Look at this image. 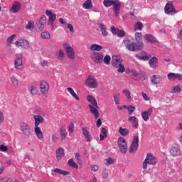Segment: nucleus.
<instances>
[{"label":"nucleus","mask_w":182,"mask_h":182,"mask_svg":"<svg viewBox=\"0 0 182 182\" xmlns=\"http://www.w3.org/2000/svg\"><path fill=\"white\" fill-rule=\"evenodd\" d=\"M117 145L120 153H122V154H126L127 153V142H126V139H124V138L122 136L118 138Z\"/></svg>","instance_id":"9d476101"},{"label":"nucleus","mask_w":182,"mask_h":182,"mask_svg":"<svg viewBox=\"0 0 182 182\" xmlns=\"http://www.w3.org/2000/svg\"><path fill=\"white\" fill-rule=\"evenodd\" d=\"M28 90L31 93V95H32V96H35L36 95H38V93H39V88H38V87L35 86V85H32L28 88Z\"/></svg>","instance_id":"e433bc0d"},{"label":"nucleus","mask_w":182,"mask_h":182,"mask_svg":"<svg viewBox=\"0 0 182 182\" xmlns=\"http://www.w3.org/2000/svg\"><path fill=\"white\" fill-rule=\"evenodd\" d=\"M33 28H35V23L33 22V21H28V23L26 26V29L28 31H32Z\"/></svg>","instance_id":"c03bdc74"},{"label":"nucleus","mask_w":182,"mask_h":182,"mask_svg":"<svg viewBox=\"0 0 182 182\" xmlns=\"http://www.w3.org/2000/svg\"><path fill=\"white\" fill-rule=\"evenodd\" d=\"M87 100L89 102V103H90L89 107L92 114H94L95 119H99L100 114L99 110L97 109H99V107L97 106L96 99L92 95H87Z\"/></svg>","instance_id":"7ed1b4c3"},{"label":"nucleus","mask_w":182,"mask_h":182,"mask_svg":"<svg viewBox=\"0 0 182 182\" xmlns=\"http://www.w3.org/2000/svg\"><path fill=\"white\" fill-rule=\"evenodd\" d=\"M149 63L151 69H157L159 68V58L156 57H152L149 58Z\"/></svg>","instance_id":"5701e85b"},{"label":"nucleus","mask_w":182,"mask_h":182,"mask_svg":"<svg viewBox=\"0 0 182 182\" xmlns=\"http://www.w3.org/2000/svg\"><path fill=\"white\" fill-rule=\"evenodd\" d=\"M135 41L136 43H132L127 38H124L123 43L126 46L127 49L130 52H136V50H141L144 47L143 41H141V33H135Z\"/></svg>","instance_id":"f257e3e1"},{"label":"nucleus","mask_w":182,"mask_h":182,"mask_svg":"<svg viewBox=\"0 0 182 182\" xmlns=\"http://www.w3.org/2000/svg\"><path fill=\"white\" fill-rule=\"evenodd\" d=\"M36 25L39 31L45 29V26L46 25V16L43 15L41 16V18L38 20V22L36 23Z\"/></svg>","instance_id":"4be33fe9"},{"label":"nucleus","mask_w":182,"mask_h":182,"mask_svg":"<svg viewBox=\"0 0 182 182\" xmlns=\"http://www.w3.org/2000/svg\"><path fill=\"white\" fill-rule=\"evenodd\" d=\"M82 8L84 9H92L93 8L92 0H86L82 4Z\"/></svg>","instance_id":"c9c22d12"},{"label":"nucleus","mask_w":182,"mask_h":182,"mask_svg":"<svg viewBox=\"0 0 182 182\" xmlns=\"http://www.w3.org/2000/svg\"><path fill=\"white\" fill-rule=\"evenodd\" d=\"M53 171L54 173H56V174H60V176H69V174H70V172L65 170H62L59 168H55Z\"/></svg>","instance_id":"473e14b6"},{"label":"nucleus","mask_w":182,"mask_h":182,"mask_svg":"<svg viewBox=\"0 0 182 182\" xmlns=\"http://www.w3.org/2000/svg\"><path fill=\"white\" fill-rule=\"evenodd\" d=\"M60 135L62 140H65V139H66V136H68L66 128H65L64 127L60 128Z\"/></svg>","instance_id":"58836bf2"},{"label":"nucleus","mask_w":182,"mask_h":182,"mask_svg":"<svg viewBox=\"0 0 182 182\" xmlns=\"http://www.w3.org/2000/svg\"><path fill=\"white\" fill-rule=\"evenodd\" d=\"M114 102L115 105L120 104V93H117L114 95Z\"/></svg>","instance_id":"de8ad7c7"},{"label":"nucleus","mask_w":182,"mask_h":182,"mask_svg":"<svg viewBox=\"0 0 182 182\" xmlns=\"http://www.w3.org/2000/svg\"><path fill=\"white\" fill-rule=\"evenodd\" d=\"M68 164L70 166V167H72L73 168H79V165L75 162L73 159H70L68 161Z\"/></svg>","instance_id":"ea45409f"},{"label":"nucleus","mask_w":182,"mask_h":182,"mask_svg":"<svg viewBox=\"0 0 182 182\" xmlns=\"http://www.w3.org/2000/svg\"><path fill=\"white\" fill-rule=\"evenodd\" d=\"M34 119V127H39V124L41 123H43V117L41 115H33V117Z\"/></svg>","instance_id":"cd10ccee"},{"label":"nucleus","mask_w":182,"mask_h":182,"mask_svg":"<svg viewBox=\"0 0 182 182\" xmlns=\"http://www.w3.org/2000/svg\"><path fill=\"white\" fill-rule=\"evenodd\" d=\"M138 149H139V136L135 135L134 136V139L129 147V153H131V154H134V153L137 151Z\"/></svg>","instance_id":"2eb2a0df"},{"label":"nucleus","mask_w":182,"mask_h":182,"mask_svg":"<svg viewBox=\"0 0 182 182\" xmlns=\"http://www.w3.org/2000/svg\"><path fill=\"white\" fill-rule=\"evenodd\" d=\"M53 171L54 173H56V174H60V176H69V174H70V172L65 170H62L59 168H55Z\"/></svg>","instance_id":"72a5a7b5"},{"label":"nucleus","mask_w":182,"mask_h":182,"mask_svg":"<svg viewBox=\"0 0 182 182\" xmlns=\"http://www.w3.org/2000/svg\"><path fill=\"white\" fill-rule=\"evenodd\" d=\"M40 89L43 96L48 97L49 95V84L46 80H41L40 82Z\"/></svg>","instance_id":"4468645a"},{"label":"nucleus","mask_w":182,"mask_h":182,"mask_svg":"<svg viewBox=\"0 0 182 182\" xmlns=\"http://www.w3.org/2000/svg\"><path fill=\"white\" fill-rule=\"evenodd\" d=\"M0 151H2L3 153H6L8 151V146H5L4 144L0 145Z\"/></svg>","instance_id":"bf43d9fd"},{"label":"nucleus","mask_w":182,"mask_h":182,"mask_svg":"<svg viewBox=\"0 0 182 182\" xmlns=\"http://www.w3.org/2000/svg\"><path fill=\"white\" fill-rule=\"evenodd\" d=\"M103 49V47L100 46L99 44H92L90 47V50H92L93 52L97 51L99 52Z\"/></svg>","instance_id":"4c0bfd02"},{"label":"nucleus","mask_w":182,"mask_h":182,"mask_svg":"<svg viewBox=\"0 0 182 182\" xmlns=\"http://www.w3.org/2000/svg\"><path fill=\"white\" fill-rule=\"evenodd\" d=\"M2 180H3V182H12V178H4Z\"/></svg>","instance_id":"774afa93"},{"label":"nucleus","mask_w":182,"mask_h":182,"mask_svg":"<svg viewBox=\"0 0 182 182\" xmlns=\"http://www.w3.org/2000/svg\"><path fill=\"white\" fill-rule=\"evenodd\" d=\"M42 39L49 40L50 39V33L49 31H43L41 34Z\"/></svg>","instance_id":"a18cd8bd"},{"label":"nucleus","mask_w":182,"mask_h":182,"mask_svg":"<svg viewBox=\"0 0 182 182\" xmlns=\"http://www.w3.org/2000/svg\"><path fill=\"white\" fill-rule=\"evenodd\" d=\"M85 85L90 89H96L98 86L97 80L95 77L89 75L85 80Z\"/></svg>","instance_id":"ddd939ff"},{"label":"nucleus","mask_w":182,"mask_h":182,"mask_svg":"<svg viewBox=\"0 0 182 182\" xmlns=\"http://www.w3.org/2000/svg\"><path fill=\"white\" fill-rule=\"evenodd\" d=\"M101 133V134L104 135L105 136H107V129H106V128H102Z\"/></svg>","instance_id":"e2e57ef3"},{"label":"nucleus","mask_w":182,"mask_h":182,"mask_svg":"<svg viewBox=\"0 0 182 182\" xmlns=\"http://www.w3.org/2000/svg\"><path fill=\"white\" fill-rule=\"evenodd\" d=\"M144 38L146 41V42H149L151 43H157V42H159L157 41V38H156V37H154L151 34H145Z\"/></svg>","instance_id":"c756f323"},{"label":"nucleus","mask_w":182,"mask_h":182,"mask_svg":"<svg viewBox=\"0 0 182 182\" xmlns=\"http://www.w3.org/2000/svg\"><path fill=\"white\" fill-rule=\"evenodd\" d=\"M141 96H142L143 99H144V100H146V102L150 100V99L149 98V96H147V94H146V93H144V92H142Z\"/></svg>","instance_id":"0e129e2a"},{"label":"nucleus","mask_w":182,"mask_h":182,"mask_svg":"<svg viewBox=\"0 0 182 182\" xmlns=\"http://www.w3.org/2000/svg\"><path fill=\"white\" fill-rule=\"evenodd\" d=\"M114 164V159L113 158H107L104 159V164L105 166H112V164Z\"/></svg>","instance_id":"37998d69"},{"label":"nucleus","mask_w":182,"mask_h":182,"mask_svg":"<svg viewBox=\"0 0 182 182\" xmlns=\"http://www.w3.org/2000/svg\"><path fill=\"white\" fill-rule=\"evenodd\" d=\"M51 140L54 143H58V141H59V137L58 136V134H53L51 136Z\"/></svg>","instance_id":"13d9d810"},{"label":"nucleus","mask_w":182,"mask_h":182,"mask_svg":"<svg viewBox=\"0 0 182 182\" xmlns=\"http://www.w3.org/2000/svg\"><path fill=\"white\" fill-rule=\"evenodd\" d=\"M63 46L65 50L67 58H68V59H70L71 60H75V59H76L75 48H73V47H72L70 44L68 43H63Z\"/></svg>","instance_id":"20e7f679"},{"label":"nucleus","mask_w":182,"mask_h":182,"mask_svg":"<svg viewBox=\"0 0 182 182\" xmlns=\"http://www.w3.org/2000/svg\"><path fill=\"white\" fill-rule=\"evenodd\" d=\"M15 38H16V35H15V34H13L10 37H9L6 40V45H8V46H9L12 43V41H14V39H15Z\"/></svg>","instance_id":"3c124183"},{"label":"nucleus","mask_w":182,"mask_h":182,"mask_svg":"<svg viewBox=\"0 0 182 182\" xmlns=\"http://www.w3.org/2000/svg\"><path fill=\"white\" fill-rule=\"evenodd\" d=\"M75 132V124L73 122H71L68 126V133L70 134H72Z\"/></svg>","instance_id":"6e6d98bb"},{"label":"nucleus","mask_w":182,"mask_h":182,"mask_svg":"<svg viewBox=\"0 0 182 182\" xmlns=\"http://www.w3.org/2000/svg\"><path fill=\"white\" fill-rule=\"evenodd\" d=\"M151 113H153V108L150 107L146 111H143L141 112V118L143 119L144 122H149V116H151Z\"/></svg>","instance_id":"a211bd4d"},{"label":"nucleus","mask_w":182,"mask_h":182,"mask_svg":"<svg viewBox=\"0 0 182 182\" xmlns=\"http://www.w3.org/2000/svg\"><path fill=\"white\" fill-rule=\"evenodd\" d=\"M46 15L48 17V25L50 26L51 31L55 28V21H56V14L52 12V10H46Z\"/></svg>","instance_id":"1a4fd4ad"},{"label":"nucleus","mask_w":182,"mask_h":182,"mask_svg":"<svg viewBox=\"0 0 182 182\" xmlns=\"http://www.w3.org/2000/svg\"><path fill=\"white\" fill-rule=\"evenodd\" d=\"M18 11H21V3L19 1H16L11 6L10 12H11V14H17Z\"/></svg>","instance_id":"a878e982"},{"label":"nucleus","mask_w":182,"mask_h":182,"mask_svg":"<svg viewBox=\"0 0 182 182\" xmlns=\"http://www.w3.org/2000/svg\"><path fill=\"white\" fill-rule=\"evenodd\" d=\"M102 177L104 180H106L109 177V171L107 168H103L102 172Z\"/></svg>","instance_id":"09e8293b"},{"label":"nucleus","mask_w":182,"mask_h":182,"mask_svg":"<svg viewBox=\"0 0 182 182\" xmlns=\"http://www.w3.org/2000/svg\"><path fill=\"white\" fill-rule=\"evenodd\" d=\"M111 31L113 35H117L118 38H123V36H125L126 35V31H124V30L116 28L114 26L111 27Z\"/></svg>","instance_id":"412c9836"},{"label":"nucleus","mask_w":182,"mask_h":182,"mask_svg":"<svg viewBox=\"0 0 182 182\" xmlns=\"http://www.w3.org/2000/svg\"><path fill=\"white\" fill-rule=\"evenodd\" d=\"M34 132L38 140H42V139H43V132H42V129H41V127H34Z\"/></svg>","instance_id":"7c9ffc66"},{"label":"nucleus","mask_w":182,"mask_h":182,"mask_svg":"<svg viewBox=\"0 0 182 182\" xmlns=\"http://www.w3.org/2000/svg\"><path fill=\"white\" fill-rule=\"evenodd\" d=\"M23 58L22 54H16V58L14 60V68L16 70H23Z\"/></svg>","instance_id":"f8f14e48"},{"label":"nucleus","mask_w":182,"mask_h":182,"mask_svg":"<svg viewBox=\"0 0 182 182\" xmlns=\"http://www.w3.org/2000/svg\"><path fill=\"white\" fill-rule=\"evenodd\" d=\"M164 12L166 15H169L173 16L177 14V10H176V7H174V4H173V1H168L164 7Z\"/></svg>","instance_id":"423d86ee"},{"label":"nucleus","mask_w":182,"mask_h":182,"mask_svg":"<svg viewBox=\"0 0 182 182\" xmlns=\"http://www.w3.org/2000/svg\"><path fill=\"white\" fill-rule=\"evenodd\" d=\"M131 73H132L134 80H139L140 79V74L137 71L133 70L131 71Z\"/></svg>","instance_id":"5fc2aeb1"},{"label":"nucleus","mask_w":182,"mask_h":182,"mask_svg":"<svg viewBox=\"0 0 182 182\" xmlns=\"http://www.w3.org/2000/svg\"><path fill=\"white\" fill-rule=\"evenodd\" d=\"M11 82L12 86H14V87H18V86H19V80L16 79L15 76H12L11 77Z\"/></svg>","instance_id":"a19ab883"},{"label":"nucleus","mask_w":182,"mask_h":182,"mask_svg":"<svg viewBox=\"0 0 182 182\" xmlns=\"http://www.w3.org/2000/svg\"><path fill=\"white\" fill-rule=\"evenodd\" d=\"M122 92L124 93V96H126L129 102V100H132V92H130V90L127 89H124Z\"/></svg>","instance_id":"79ce46f5"},{"label":"nucleus","mask_w":182,"mask_h":182,"mask_svg":"<svg viewBox=\"0 0 182 182\" xmlns=\"http://www.w3.org/2000/svg\"><path fill=\"white\" fill-rule=\"evenodd\" d=\"M97 25L98 28L101 29L102 36H106L107 35V28H106L105 24H103L102 21H98Z\"/></svg>","instance_id":"2f4dec72"},{"label":"nucleus","mask_w":182,"mask_h":182,"mask_svg":"<svg viewBox=\"0 0 182 182\" xmlns=\"http://www.w3.org/2000/svg\"><path fill=\"white\" fill-rule=\"evenodd\" d=\"M128 122L132 124V127L134 129H139V119L137 117L132 116L128 118Z\"/></svg>","instance_id":"393cba45"},{"label":"nucleus","mask_w":182,"mask_h":182,"mask_svg":"<svg viewBox=\"0 0 182 182\" xmlns=\"http://www.w3.org/2000/svg\"><path fill=\"white\" fill-rule=\"evenodd\" d=\"M122 60L120 55H112V65L114 68H119L122 64Z\"/></svg>","instance_id":"6ab92c4d"},{"label":"nucleus","mask_w":182,"mask_h":182,"mask_svg":"<svg viewBox=\"0 0 182 182\" xmlns=\"http://www.w3.org/2000/svg\"><path fill=\"white\" fill-rule=\"evenodd\" d=\"M118 69H117V72L119 73H123V72H124L126 70V69L124 68V65H122V63L118 65Z\"/></svg>","instance_id":"4d7b16f0"},{"label":"nucleus","mask_w":182,"mask_h":182,"mask_svg":"<svg viewBox=\"0 0 182 182\" xmlns=\"http://www.w3.org/2000/svg\"><path fill=\"white\" fill-rule=\"evenodd\" d=\"M151 83L154 85H159L161 82V80H163V78L161 77V75H153L150 77Z\"/></svg>","instance_id":"bb28decb"},{"label":"nucleus","mask_w":182,"mask_h":182,"mask_svg":"<svg viewBox=\"0 0 182 182\" xmlns=\"http://www.w3.org/2000/svg\"><path fill=\"white\" fill-rule=\"evenodd\" d=\"M118 132L122 136V137H126V136H128L129 133H130V131L127 128L120 127L119 128Z\"/></svg>","instance_id":"f704fd0d"},{"label":"nucleus","mask_w":182,"mask_h":182,"mask_svg":"<svg viewBox=\"0 0 182 182\" xmlns=\"http://www.w3.org/2000/svg\"><path fill=\"white\" fill-rule=\"evenodd\" d=\"M169 152L172 157H178L181 154V149L178 144H173L169 149Z\"/></svg>","instance_id":"9b49d317"},{"label":"nucleus","mask_w":182,"mask_h":182,"mask_svg":"<svg viewBox=\"0 0 182 182\" xmlns=\"http://www.w3.org/2000/svg\"><path fill=\"white\" fill-rule=\"evenodd\" d=\"M181 90V87L179 85H175L171 90V93H178Z\"/></svg>","instance_id":"603ef678"},{"label":"nucleus","mask_w":182,"mask_h":182,"mask_svg":"<svg viewBox=\"0 0 182 182\" xmlns=\"http://www.w3.org/2000/svg\"><path fill=\"white\" fill-rule=\"evenodd\" d=\"M127 110H128V113L129 114H132L134 110H136V107L132 106V105H129L128 107H127Z\"/></svg>","instance_id":"052dcab7"},{"label":"nucleus","mask_w":182,"mask_h":182,"mask_svg":"<svg viewBox=\"0 0 182 182\" xmlns=\"http://www.w3.org/2000/svg\"><path fill=\"white\" fill-rule=\"evenodd\" d=\"M63 157H65V149L63 148H58L56 150V159L58 161H60Z\"/></svg>","instance_id":"c85d7f7f"},{"label":"nucleus","mask_w":182,"mask_h":182,"mask_svg":"<svg viewBox=\"0 0 182 182\" xmlns=\"http://www.w3.org/2000/svg\"><path fill=\"white\" fill-rule=\"evenodd\" d=\"M56 56L58 60H63V58H65V53L63 52V50H59Z\"/></svg>","instance_id":"49530a36"},{"label":"nucleus","mask_w":182,"mask_h":182,"mask_svg":"<svg viewBox=\"0 0 182 182\" xmlns=\"http://www.w3.org/2000/svg\"><path fill=\"white\" fill-rule=\"evenodd\" d=\"M20 130L26 137H31L32 136V129H31V126L26 122L20 123Z\"/></svg>","instance_id":"0eeeda50"},{"label":"nucleus","mask_w":182,"mask_h":182,"mask_svg":"<svg viewBox=\"0 0 182 182\" xmlns=\"http://www.w3.org/2000/svg\"><path fill=\"white\" fill-rule=\"evenodd\" d=\"M13 43L16 46V48H21V49H25L26 50H28V49L31 48L29 41L23 38H20Z\"/></svg>","instance_id":"6e6552de"},{"label":"nucleus","mask_w":182,"mask_h":182,"mask_svg":"<svg viewBox=\"0 0 182 182\" xmlns=\"http://www.w3.org/2000/svg\"><path fill=\"white\" fill-rule=\"evenodd\" d=\"M88 182H97V178L94 175Z\"/></svg>","instance_id":"338daca9"},{"label":"nucleus","mask_w":182,"mask_h":182,"mask_svg":"<svg viewBox=\"0 0 182 182\" xmlns=\"http://www.w3.org/2000/svg\"><path fill=\"white\" fill-rule=\"evenodd\" d=\"M143 29V23L138 21L134 26L135 31H141Z\"/></svg>","instance_id":"8fccbe9b"},{"label":"nucleus","mask_w":182,"mask_h":182,"mask_svg":"<svg viewBox=\"0 0 182 182\" xmlns=\"http://www.w3.org/2000/svg\"><path fill=\"white\" fill-rule=\"evenodd\" d=\"M41 66H48V60H43L41 62Z\"/></svg>","instance_id":"69168bd1"},{"label":"nucleus","mask_w":182,"mask_h":182,"mask_svg":"<svg viewBox=\"0 0 182 182\" xmlns=\"http://www.w3.org/2000/svg\"><path fill=\"white\" fill-rule=\"evenodd\" d=\"M167 76H168V80H171V81H174L176 80H182V74H180V73H170L168 74Z\"/></svg>","instance_id":"b1692460"},{"label":"nucleus","mask_w":182,"mask_h":182,"mask_svg":"<svg viewBox=\"0 0 182 182\" xmlns=\"http://www.w3.org/2000/svg\"><path fill=\"white\" fill-rule=\"evenodd\" d=\"M135 57L136 59H139V60H144V62H147V60H150L151 55L149 53L142 52L140 55L136 54Z\"/></svg>","instance_id":"aec40b11"},{"label":"nucleus","mask_w":182,"mask_h":182,"mask_svg":"<svg viewBox=\"0 0 182 182\" xmlns=\"http://www.w3.org/2000/svg\"><path fill=\"white\" fill-rule=\"evenodd\" d=\"M90 58L95 63L100 64L103 62V54L97 52H92L90 54Z\"/></svg>","instance_id":"dca6fc26"},{"label":"nucleus","mask_w":182,"mask_h":182,"mask_svg":"<svg viewBox=\"0 0 182 182\" xmlns=\"http://www.w3.org/2000/svg\"><path fill=\"white\" fill-rule=\"evenodd\" d=\"M112 60V58H110V55H107L105 56L104 59L102 58V61L105 65H110V60Z\"/></svg>","instance_id":"864d4df0"},{"label":"nucleus","mask_w":182,"mask_h":182,"mask_svg":"<svg viewBox=\"0 0 182 182\" xmlns=\"http://www.w3.org/2000/svg\"><path fill=\"white\" fill-rule=\"evenodd\" d=\"M92 171H94V173H96V171H99V165L94 164L91 167Z\"/></svg>","instance_id":"680f3d73"},{"label":"nucleus","mask_w":182,"mask_h":182,"mask_svg":"<svg viewBox=\"0 0 182 182\" xmlns=\"http://www.w3.org/2000/svg\"><path fill=\"white\" fill-rule=\"evenodd\" d=\"M103 5L106 8H110L113 5V11L115 16L120 14V8H122V3L119 0H104Z\"/></svg>","instance_id":"f03ea898"},{"label":"nucleus","mask_w":182,"mask_h":182,"mask_svg":"<svg viewBox=\"0 0 182 182\" xmlns=\"http://www.w3.org/2000/svg\"><path fill=\"white\" fill-rule=\"evenodd\" d=\"M147 164H151L152 166L157 164V158L150 153L147 154L146 157L142 164V168H144V170L147 168Z\"/></svg>","instance_id":"39448f33"},{"label":"nucleus","mask_w":182,"mask_h":182,"mask_svg":"<svg viewBox=\"0 0 182 182\" xmlns=\"http://www.w3.org/2000/svg\"><path fill=\"white\" fill-rule=\"evenodd\" d=\"M81 130L87 143H90V141L93 140V137L92 136V134L90 133V132H89V127H82Z\"/></svg>","instance_id":"f3484780"}]
</instances>
